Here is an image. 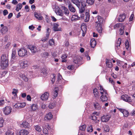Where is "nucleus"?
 I'll list each match as a JSON object with an SVG mask.
<instances>
[{
  "mask_svg": "<svg viewBox=\"0 0 135 135\" xmlns=\"http://www.w3.org/2000/svg\"><path fill=\"white\" fill-rule=\"evenodd\" d=\"M79 9V12L80 13H82L84 12L85 10V8L84 7L81 6L79 8H78Z\"/></svg>",
  "mask_w": 135,
  "mask_h": 135,
  "instance_id": "nucleus-42",
  "label": "nucleus"
},
{
  "mask_svg": "<svg viewBox=\"0 0 135 135\" xmlns=\"http://www.w3.org/2000/svg\"><path fill=\"white\" fill-rule=\"evenodd\" d=\"M96 25L98 24L101 25L103 22V18L99 16H97L96 18Z\"/></svg>",
  "mask_w": 135,
  "mask_h": 135,
  "instance_id": "nucleus-9",
  "label": "nucleus"
},
{
  "mask_svg": "<svg viewBox=\"0 0 135 135\" xmlns=\"http://www.w3.org/2000/svg\"><path fill=\"white\" fill-rule=\"evenodd\" d=\"M95 26L96 28L97 31L99 33H101L102 30L101 25L98 24L97 25H95Z\"/></svg>",
  "mask_w": 135,
  "mask_h": 135,
  "instance_id": "nucleus-17",
  "label": "nucleus"
},
{
  "mask_svg": "<svg viewBox=\"0 0 135 135\" xmlns=\"http://www.w3.org/2000/svg\"><path fill=\"white\" fill-rule=\"evenodd\" d=\"M74 66L72 65H69L67 67V68L70 70H72Z\"/></svg>",
  "mask_w": 135,
  "mask_h": 135,
  "instance_id": "nucleus-62",
  "label": "nucleus"
},
{
  "mask_svg": "<svg viewBox=\"0 0 135 135\" xmlns=\"http://www.w3.org/2000/svg\"><path fill=\"white\" fill-rule=\"evenodd\" d=\"M26 105L25 103H18L13 105L14 108L17 109H21L24 107Z\"/></svg>",
  "mask_w": 135,
  "mask_h": 135,
  "instance_id": "nucleus-5",
  "label": "nucleus"
},
{
  "mask_svg": "<svg viewBox=\"0 0 135 135\" xmlns=\"http://www.w3.org/2000/svg\"><path fill=\"white\" fill-rule=\"evenodd\" d=\"M121 98L124 101L130 103L131 102V98L127 95H123L121 96Z\"/></svg>",
  "mask_w": 135,
  "mask_h": 135,
  "instance_id": "nucleus-8",
  "label": "nucleus"
},
{
  "mask_svg": "<svg viewBox=\"0 0 135 135\" xmlns=\"http://www.w3.org/2000/svg\"><path fill=\"white\" fill-rule=\"evenodd\" d=\"M4 100L2 99L1 100H0V106L2 105L4 103Z\"/></svg>",
  "mask_w": 135,
  "mask_h": 135,
  "instance_id": "nucleus-63",
  "label": "nucleus"
},
{
  "mask_svg": "<svg viewBox=\"0 0 135 135\" xmlns=\"http://www.w3.org/2000/svg\"><path fill=\"white\" fill-rule=\"evenodd\" d=\"M87 131L88 132H91L93 131V128L91 126V125H90L89 126V127L87 128Z\"/></svg>",
  "mask_w": 135,
  "mask_h": 135,
  "instance_id": "nucleus-51",
  "label": "nucleus"
},
{
  "mask_svg": "<svg viewBox=\"0 0 135 135\" xmlns=\"http://www.w3.org/2000/svg\"><path fill=\"white\" fill-rule=\"evenodd\" d=\"M21 124L25 128H29L30 127L29 123L25 121L23 122Z\"/></svg>",
  "mask_w": 135,
  "mask_h": 135,
  "instance_id": "nucleus-27",
  "label": "nucleus"
},
{
  "mask_svg": "<svg viewBox=\"0 0 135 135\" xmlns=\"http://www.w3.org/2000/svg\"><path fill=\"white\" fill-rule=\"evenodd\" d=\"M29 133V132L25 129H22L20 131L19 134L20 135H27Z\"/></svg>",
  "mask_w": 135,
  "mask_h": 135,
  "instance_id": "nucleus-19",
  "label": "nucleus"
},
{
  "mask_svg": "<svg viewBox=\"0 0 135 135\" xmlns=\"http://www.w3.org/2000/svg\"><path fill=\"white\" fill-rule=\"evenodd\" d=\"M34 128L38 132H40L41 131V128L40 126L36 125L35 126Z\"/></svg>",
  "mask_w": 135,
  "mask_h": 135,
  "instance_id": "nucleus-39",
  "label": "nucleus"
},
{
  "mask_svg": "<svg viewBox=\"0 0 135 135\" xmlns=\"http://www.w3.org/2000/svg\"><path fill=\"white\" fill-rule=\"evenodd\" d=\"M8 61V55L6 54H4L1 57V61Z\"/></svg>",
  "mask_w": 135,
  "mask_h": 135,
  "instance_id": "nucleus-18",
  "label": "nucleus"
},
{
  "mask_svg": "<svg viewBox=\"0 0 135 135\" xmlns=\"http://www.w3.org/2000/svg\"><path fill=\"white\" fill-rule=\"evenodd\" d=\"M62 8L64 11H63V12L65 15L68 16L69 14V11L68 9L66 8L64 6L62 7Z\"/></svg>",
  "mask_w": 135,
  "mask_h": 135,
  "instance_id": "nucleus-34",
  "label": "nucleus"
},
{
  "mask_svg": "<svg viewBox=\"0 0 135 135\" xmlns=\"http://www.w3.org/2000/svg\"><path fill=\"white\" fill-rule=\"evenodd\" d=\"M134 15L133 14H131L130 17L129 18V21H132L133 20V17H134Z\"/></svg>",
  "mask_w": 135,
  "mask_h": 135,
  "instance_id": "nucleus-61",
  "label": "nucleus"
},
{
  "mask_svg": "<svg viewBox=\"0 0 135 135\" xmlns=\"http://www.w3.org/2000/svg\"><path fill=\"white\" fill-rule=\"evenodd\" d=\"M100 92L101 91H102L103 93H104V92H105V93H107L106 90H105L104 89L103 87L101 86L100 87Z\"/></svg>",
  "mask_w": 135,
  "mask_h": 135,
  "instance_id": "nucleus-59",
  "label": "nucleus"
},
{
  "mask_svg": "<svg viewBox=\"0 0 135 135\" xmlns=\"http://www.w3.org/2000/svg\"><path fill=\"white\" fill-rule=\"evenodd\" d=\"M49 56V54L48 52H44L42 55V56L43 57L47 58Z\"/></svg>",
  "mask_w": 135,
  "mask_h": 135,
  "instance_id": "nucleus-56",
  "label": "nucleus"
},
{
  "mask_svg": "<svg viewBox=\"0 0 135 135\" xmlns=\"http://www.w3.org/2000/svg\"><path fill=\"white\" fill-rule=\"evenodd\" d=\"M86 126L85 125H83L79 127V129L83 131H84L85 129Z\"/></svg>",
  "mask_w": 135,
  "mask_h": 135,
  "instance_id": "nucleus-49",
  "label": "nucleus"
},
{
  "mask_svg": "<svg viewBox=\"0 0 135 135\" xmlns=\"http://www.w3.org/2000/svg\"><path fill=\"white\" fill-rule=\"evenodd\" d=\"M18 55L21 57H23L26 55L27 53V50L25 48H21L18 51Z\"/></svg>",
  "mask_w": 135,
  "mask_h": 135,
  "instance_id": "nucleus-2",
  "label": "nucleus"
},
{
  "mask_svg": "<svg viewBox=\"0 0 135 135\" xmlns=\"http://www.w3.org/2000/svg\"><path fill=\"white\" fill-rule=\"evenodd\" d=\"M8 61H1V68L3 69H5L8 66Z\"/></svg>",
  "mask_w": 135,
  "mask_h": 135,
  "instance_id": "nucleus-10",
  "label": "nucleus"
},
{
  "mask_svg": "<svg viewBox=\"0 0 135 135\" xmlns=\"http://www.w3.org/2000/svg\"><path fill=\"white\" fill-rule=\"evenodd\" d=\"M55 106V103H50L49 105V108H50L52 109L54 108Z\"/></svg>",
  "mask_w": 135,
  "mask_h": 135,
  "instance_id": "nucleus-48",
  "label": "nucleus"
},
{
  "mask_svg": "<svg viewBox=\"0 0 135 135\" xmlns=\"http://www.w3.org/2000/svg\"><path fill=\"white\" fill-rule=\"evenodd\" d=\"M14 134V132L12 130H8L6 133V135H13Z\"/></svg>",
  "mask_w": 135,
  "mask_h": 135,
  "instance_id": "nucleus-41",
  "label": "nucleus"
},
{
  "mask_svg": "<svg viewBox=\"0 0 135 135\" xmlns=\"http://www.w3.org/2000/svg\"><path fill=\"white\" fill-rule=\"evenodd\" d=\"M43 133L46 135H48L49 134L48 131L46 128H44L43 130Z\"/></svg>",
  "mask_w": 135,
  "mask_h": 135,
  "instance_id": "nucleus-53",
  "label": "nucleus"
},
{
  "mask_svg": "<svg viewBox=\"0 0 135 135\" xmlns=\"http://www.w3.org/2000/svg\"><path fill=\"white\" fill-rule=\"evenodd\" d=\"M125 26H123L122 28H121L119 31V34L120 35H122L124 33L123 29H124V28Z\"/></svg>",
  "mask_w": 135,
  "mask_h": 135,
  "instance_id": "nucleus-44",
  "label": "nucleus"
},
{
  "mask_svg": "<svg viewBox=\"0 0 135 135\" xmlns=\"http://www.w3.org/2000/svg\"><path fill=\"white\" fill-rule=\"evenodd\" d=\"M58 89L57 88H55L54 90V92L53 93L54 94V97L53 98H56L58 94V91L57 90Z\"/></svg>",
  "mask_w": 135,
  "mask_h": 135,
  "instance_id": "nucleus-31",
  "label": "nucleus"
},
{
  "mask_svg": "<svg viewBox=\"0 0 135 135\" xmlns=\"http://www.w3.org/2000/svg\"><path fill=\"white\" fill-rule=\"evenodd\" d=\"M89 13L88 11L86 12L85 18V22H88L89 19Z\"/></svg>",
  "mask_w": 135,
  "mask_h": 135,
  "instance_id": "nucleus-35",
  "label": "nucleus"
},
{
  "mask_svg": "<svg viewBox=\"0 0 135 135\" xmlns=\"http://www.w3.org/2000/svg\"><path fill=\"white\" fill-rule=\"evenodd\" d=\"M96 44V42L95 39L94 38L91 40L90 41V45L91 47L94 48Z\"/></svg>",
  "mask_w": 135,
  "mask_h": 135,
  "instance_id": "nucleus-21",
  "label": "nucleus"
},
{
  "mask_svg": "<svg viewBox=\"0 0 135 135\" xmlns=\"http://www.w3.org/2000/svg\"><path fill=\"white\" fill-rule=\"evenodd\" d=\"M123 23H118L115 24L114 26V29L118 28L120 27L122 28L123 26Z\"/></svg>",
  "mask_w": 135,
  "mask_h": 135,
  "instance_id": "nucleus-36",
  "label": "nucleus"
},
{
  "mask_svg": "<svg viewBox=\"0 0 135 135\" xmlns=\"http://www.w3.org/2000/svg\"><path fill=\"white\" fill-rule=\"evenodd\" d=\"M46 31V36L42 38L41 40V41L43 42L46 41L49 39V35L51 32V30L50 28H48L47 29Z\"/></svg>",
  "mask_w": 135,
  "mask_h": 135,
  "instance_id": "nucleus-4",
  "label": "nucleus"
},
{
  "mask_svg": "<svg viewBox=\"0 0 135 135\" xmlns=\"http://www.w3.org/2000/svg\"><path fill=\"white\" fill-rule=\"evenodd\" d=\"M71 2L79 8L80 5V2L79 0H71Z\"/></svg>",
  "mask_w": 135,
  "mask_h": 135,
  "instance_id": "nucleus-26",
  "label": "nucleus"
},
{
  "mask_svg": "<svg viewBox=\"0 0 135 135\" xmlns=\"http://www.w3.org/2000/svg\"><path fill=\"white\" fill-rule=\"evenodd\" d=\"M125 44L126 49H128L129 47V43L128 41H126Z\"/></svg>",
  "mask_w": 135,
  "mask_h": 135,
  "instance_id": "nucleus-57",
  "label": "nucleus"
},
{
  "mask_svg": "<svg viewBox=\"0 0 135 135\" xmlns=\"http://www.w3.org/2000/svg\"><path fill=\"white\" fill-rule=\"evenodd\" d=\"M21 76L22 78L26 82L28 81V78L27 77H25V76L22 75Z\"/></svg>",
  "mask_w": 135,
  "mask_h": 135,
  "instance_id": "nucleus-55",
  "label": "nucleus"
},
{
  "mask_svg": "<svg viewBox=\"0 0 135 135\" xmlns=\"http://www.w3.org/2000/svg\"><path fill=\"white\" fill-rule=\"evenodd\" d=\"M13 91L12 92V94L14 95L15 97H15L17 96V93H18V90L17 89H15L14 88L13 89Z\"/></svg>",
  "mask_w": 135,
  "mask_h": 135,
  "instance_id": "nucleus-38",
  "label": "nucleus"
},
{
  "mask_svg": "<svg viewBox=\"0 0 135 135\" xmlns=\"http://www.w3.org/2000/svg\"><path fill=\"white\" fill-rule=\"evenodd\" d=\"M47 74V71L45 68H42L41 70V74L44 76L46 75Z\"/></svg>",
  "mask_w": 135,
  "mask_h": 135,
  "instance_id": "nucleus-30",
  "label": "nucleus"
},
{
  "mask_svg": "<svg viewBox=\"0 0 135 135\" xmlns=\"http://www.w3.org/2000/svg\"><path fill=\"white\" fill-rule=\"evenodd\" d=\"M93 93L96 97L97 98L99 97V93L98 91V90L97 89L95 88L93 90Z\"/></svg>",
  "mask_w": 135,
  "mask_h": 135,
  "instance_id": "nucleus-28",
  "label": "nucleus"
},
{
  "mask_svg": "<svg viewBox=\"0 0 135 135\" xmlns=\"http://www.w3.org/2000/svg\"><path fill=\"white\" fill-rule=\"evenodd\" d=\"M93 120H95L97 119V117L96 116L92 114V115L91 116V118Z\"/></svg>",
  "mask_w": 135,
  "mask_h": 135,
  "instance_id": "nucleus-58",
  "label": "nucleus"
},
{
  "mask_svg": "<svg viewBox=\"0 0 135 135\" xmlns=\"http://www.w3.org/2000/svg\"><path fill=\"white\" fill-rule=\"evenodd\" d=\"M118 109L122 113H123L124 116L127 117L129 115V113L127 110L121 108H118Z\"/></svg>",
  "mask_w": 135,
  "mask_h": 135,
  "instance_id": "nucleus-13",
  "label": "nucleus"
},
{
  "mask_svg": "<svg viewBox=\"0 0 135 135\" xmlns=\"http://www.w3.org/2000/svg\"><path fill=\"white\" fill-rule=\"evenodd\" d=\"M28 49L31 51L32 53H35L40 51V49L36 46L33 45H30L28 46Z\"/></svg>",
  "mask_w": 135,
  "mask_h": 135,
  "instance_id": "nucleus-1",
  "label": "nucleus"
},
{
  "mask_svg": "<svg viewBox=\"0 0 135 135\" xmlns=\"http://www.w3.org/2000/svg\"><path fill=\"white\" fill-rule=\"evenodd\" d=\"M12 110V109L11 107L6 106L3 108V113L6 115H8L11 112Z\"/></svg>",
  "mask_w": 135,
  "mask_h": 135,
  "instance_id": "nucleus-3",
  "label": "nucleus"
},
{
  "mask_svg": "<svg viewBox=\"0 0 135 135\" xmlns=\"http://www.w3.org/2000/svg\"><path fill=\"white\" fill-rule=\"evenodd\" d=\"M94 2V0H86V3L88 4L92 5Z\"/></svg>",
  "mask_w": 135,
  "mask_h": 135,
  "instance_id": "nucleus-47",
  "label": "nucleus"
},
{
  "mask_svg": "<svg viewBox=\"0 0 135 135\" xmlns=\"http://www.w3.org/2000/svg\"><path fill=\"white\" fill-rule=\"evenodd\" d=\"M51 77L52 78L51 81L53 83L54 82L55 80V76L54 75H51Z\"/></svg>",
  "mask_w": 135,
  "mask_h": 135,
  "instance_id": "nucleus-60",
  "label": "nucleus"
},
{
  "mask_svg": "<svg viewBox=\"0 0 135 135\" xmlns=\"http://www.w3.org/2000/svg\"><path fill=\"white\" fill-rule=\"evenodd\" d=\"M126 16L124 14H122L120 15L118 18L119 21L120 22H122L125 19Z\"/></svg>",
  "mask_w": 135,
  "mask_h": 135,
  "instance_id": "nucleus-20",
  "label": "nucleus"
},
{
  "mask_svg": "<svg viewBox=\"0 0 135 135\" xmlns=\"http://www.w3.org/2000/svg\"><path fill=\"white\" fill-rule=\"evenodd\" d=\"M67 57V56L66 54H64L62 55L61 57V58L62 59V62H65L66 61V60L65 59Z\"/></svg>",
  "mask_w": 135,
  "mask_h": 135,
  "instance_id": "nucleus-40",
  "label": "nucleus"
},
{
  "mask_svg": "<svg viewBox=\"0 0 135 135\" xmlns=\"http://www.w3.org/2000/svg\"><path fill=\"white\" fill-rule=\"evenodd\" d=\"M49 43L51 46H53L54 45V40L53 39H50L49 41Z\"/></svg>",
  "mask_w": 135,
  "mask_h": 135,
  "instance_id": "nucleus-50",
  "label": "nucleus"
},
{
  "mask_svg": "<svg viewBox=\"0 0 135 135\" xmlns=\"http://www.w3.org/2000/svg\"><path fill=\"white\" fill-rule=\"evenodd\" d=\"M94 107L95 109L96 110H99L101 109V106L97 102L94 103Z\"/></svg>",
  "mask_w": 135,
  "mask_h": 135,
  "instance_id": "nucleus-33",
  "label": "nucleus"
},
{
  "mask_svg": "<svg viewBox=\"0 0 135 135\" xmlns=\"http://www.w3.org/2000/svg\"><path fill=\"white\" fill-rule=\"evenodd\" d=\"M120 39H118V40L117 41L116 44L115 45V49L116 50L118 49H119L120 47V45L121 44V42L120 41Z\"/></svg>",
  "mask_w": 135,
  "mask_h": 135,
  "instance_id": "nucleus-32",
  "label": "nucleus"
},
{
  "mask_svg": "<svg viewBox=\"0 0 135 135\" xmlns=\"http://www.w3.org/2000/svg\"><path fill=\"white\" fill-rule=\"evenodd\" d=\"M3 14L4 16H6L8 14V12L7 10H4L3 12Z\"/></svg>",
  "mask_w": 135,
  "mask_h": 135,
  "instance_id": "nucleus-64",
  "label": "nucleus"
},
{
  "mask_svg": "<svg viewBox=\"0 0 135 135\" xmlns=\"http://www.w3.org/2000/svg\"><path fill=\"white\" fill-rule=\"evenodd\" d=\"M69 9L70 11L73 13L75 12L76 11V9L74 7L71 3H70L68 5Z\"/></svg>",
  "mask_w": 135,
  "mask_h": 135,
  "instance_id": "nucleus-23",
  "label": "nucleus"
},
{
  "mask_svg": "<svg viewBox=\"0 0 135 135\" xmlns=\"http://www.w3.org/2000/svg\"><path fill=\"white\" fill-rule=\"evenodd\" d=\"M80 61V59L77 57H75L74 58V62L75 64H78Z\"/></svg>",
  "mask_w": 135,
  "mask_h": 135,
  "instance_id": "nucleus-43",
  "label": "nucleus"
},
{
  "mask_svg": "<svg viewBox=\"0 0 135 135\" xmlns=\"http://www.w3.org/2000/svg\"><path fill=\"white\" fill-rule=\"evenodd\" d=\"M4 120L2 118H0V127L3 126V123H4Z\"/></svg>",
  "mask_w": 135,
  "mask_h": 135,
  "instance_id": "nucleus-46",
  "label": "nucleus"
},
{
  "mask_svg": "<svg viewBox=\"0 0 135 135\" xmlns=\"http://www.w3.org/2000/svg\"><path fill=\"white\" fill-rule=\"evenodd\" d=\"M107 66L109 68H111L112 66V64L110 60H107L106 61Z\"/></svg>",
  "mask_w": 135,
  "mask_h": 135,
  "instance_id": "nucleus-29",
  "label": "nucleus"
},
{
  "mask_svg": "<svg viewBox=\"0 0 135 135\" xmlns=\"http://www.w3.org/2000/svg\"><path fill=\"white\" fill-rule=\"evenodd\" d=\"M22 7V5L21 3L18 4L16 7V10L17 12H18L19 10L21 9Z\"/></svg>",
  "mask_w": 135,
  "mask_h": 135,
  "instance_id": "nucleus-37",
  "label": "nucleus"
},
{
  "mask_svg": "<svg viewBox=\"0 0 135 135\" xmlns=\"http://www.w3.org/2000/svg\"><path fill=\"white\" fill-rule=\"evenodd\" d=\"M34 15L35 17L37 19L39 20H42V17L41 16L40 13H38L36 12H35L34 13Z\"/></svg>",
  "mask_w": 135,
  "mask_h": 135,
  "instance_id": "nucleus-22",
  "label": "nucleus"
},
{
  "mask_svg": "<svg viewBox=\"0 0 135 135\" xmlns=\"http://www.w3.org/2000/svg\"><path fill=\"white\" fill-rule=\"evenodd\" d=\"M80 17L78 15H73L72 16L71 18V20L73 21H76L77 20H79Z\"/></svg>",
  "mask_w": 135,
  "mask_h": 135,
  "instance_id": "nucleus-25",
  "label": "nucleus"
},
{
  "mask_svg": "<svg viewBox=\"0 0 135 135\" xmlns=\"http://www.w3.org/2000/svg\"><path fill=\"white\" fill-rule=\"evenodd\" d=\"M59 25V24L55 23L54 24L53 27V30L55 31H61L62 30L61 28H58Z\"/></svg>",
  "mask_w": 135,
  "mask_h": 135,
  "instance_id": "nucleus-12",
  "label": "nucleus"
},
{
  "mask_svg": "<svg viewBox=\"0 0 135 135\" xmlns=\"http://www.w3.org/2000/svg\"><path fill=\"white\" fill-rule=\"evenodd\" d=\"M16 54V50L13 49L12 50V58L14 59L15 57V55Z\"/></svg>",
  "mask_w": 135,
  "mask_h": 135,
  "instance_id": "nucleus-45",
  "label": "nucleus"
},
{
  "mask_svg": "<svg viewBox=\"0 0 135 135\" xmlns=\"http://www.w3.org/2000/svg\"><path fill=\"white\" fill-rule=\"evenodd\" d=\"M8 31V28L6 26L3 27L0 30L2 34H5Z\"/></svg>",
  "mask_w": 135,
  "mask_h": 135,
  "instance_id": "nucleus-16",
  "label": "nucleus"
},
{
  "mask_svg": "<svg viewBox=\"0 0 135 135\" xmlns=\"http://www.w3.org/2000/svg\"><path fill=\"white\" fill-rule=\"evenodd\" d=\"M56 14L58 15L61 16H63V15L62 11L61 10L59 9L58 10L57 12L56 13Z\"/></svg>",
  "mask_w": 135,
  "mask_h": 135,
  "instance_id": "nucleus-52",
  "label": "nucleus"
},
{
  "mask_svg": "<svg viewBox=\"0 0 135 135\" xmlns=\"http://www.w3.org/2000/svg\"><path fill=\"white\" fill-rule=\"evenodd\" d=\"M110 117V115H104L101 118V121L102 122H106L108 121Z\"/></svg>",
  "mask_w": 135,
  "mask_h": 135,
  "instance_id": "nucleus-15",
  "label": "nucleus"
},
{
  "mask_svg": "<svg viewBox=\"0 0 135 135\" xmlns=\"http://www.w3.org/2000/svg\"><path fill=\"white\" fill-rule=\"evenodd\" d=\"M104 130L106 132H108L109 131V126L108 125H105L104 127Z\"/></svg>",
  "mask_w": 135,
  "mask_h": 135,
  "instance_id": "nucleus-54",
  "label": "nucleus"
},
{
  "mask_svg": "<svg viewBox=\"0 0 135 135\" xmlns=\"http://www.w3.org/2000/svg\"><path fill=\"white\" fill-rule=\"evenodd\" d=\"M52 118V114L50 112L47 114L44 118L45 120L47 121L51 119Z\"/></svg>",
  "mask_w": 135,
  "mask_h": 135,
  "instance_id": "nucleus-14",
  "label": "nucleus"
},
{
  "mask_svg": "<svg viewBox=\"0 0 135 135\" xmlns=\"http://www.w3.org/2000/svg\"><path fill=\"white\" fill-rule=\"evenodd\" d=\"M19 64L21 68H24L28 66V62L26 61H20L19 62Z\"/></svg>",
  "mask_w": 135,
  "mask_h": 135,
  "instance_id": "nucleus-7",
  "label": "nucleus"
},
{
  "mask_svg": "<svg viewBox=\"0 0 135 135\" xmlns=\"http://www.w3.org/2000/svg\"><path fill=\"white\" fill-rule=\"evenodd\" d=\"M30 108L31 111H33L37 110L38 109V107L36 104H33L31 105Z\"/></svg>",
  "mask_w": 135,
  "mask_h": 135,
  "instance_id": "nucleus-24",
  "label": "nucleus"
},
{
  "mask_svg": "<svg viewBox=\"0 0 135 135\" xmlns=\"http://www.w3.org/2000/svg\"><path fill=\"white\" fill-rule=\"evenodd\" d=\"M103 93L102 91L101 92V93L102 95L100 97V99L102 102H105L107 101L108 100V98L107 97V94L105 92Z\"/></svg>",
  "mask_w": 135,
  "mask_h": 135,
  "instance_id": "nucleus-6",
  "label": "nucleus"
},
{
  "mask_svg": "<svg viewBox=\"0 0 135 135\" xmlns=\"http://www.w3.org/2000/svg\"><path fill=\"white\" fill-rule=\"evenodd\" d=\"M49 97V94L47 92H45L41 95V98L43 100H46L48 99Z\"/></svg>",
  "mask_w": 135,
  "mask_h": 135,
  "instance_id": "nucleus-11",
  "label": "nucleus"
}]
</instances>
